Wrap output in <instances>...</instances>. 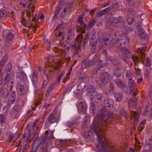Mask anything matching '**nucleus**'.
<instances>
[{
	"label": "nucleus",
	"mask_w": 152,
	"mask_h": 152,
	"mask_svg": "<svg viewBox=\"0 0 152 152\" xmlns=\"http://www.w3.org/2000/svg\"><path fill=\"white\" fill-rule=\"evenodd\" d=\"M39 146L34 142H33V145L31 149V152H37Z\"/></svg>",
	"instance_id": "40"
},
{
	"label": "nucleus",
	"mask_w": 152,
	"mask_h": 152,
	"mask_svg": "<svg viewBox=\"0 0 152 152\" xmlns=\"http://www.w3.org/2000/svg\"><path fill=\"white\" fill-rule=\"evenodd\" d=\"M105 14L103 12V10H101V11H100L99 12H97L96 13V16L97 17H101L104 15Z\"/></svg>",
	"instance_id": "55"
},
{
	"label": "nucleus",
	"mask_w": 152,
	"mask_h": 152,
	"mask_svg": "<svg viewBox=\"0 0 152 152\" xmlns=\"http://www.w3.org/2000/svg\"><path fill=\"white\" fill-rule=\"evenodd\" d=\"M137 101V99H131L128 102V105L129 107V109L130 110V109L132 108H134L136 107V103Z\"/></svg>",
	"instance_id": "27"
},
{
	"label": "nucleus",
	"mask_w": 152,
	"mask_h": 152,
	"mask_svg": "<svg viewBox=\"0 0 152 152\" xmlns=\"http://www.w3.org/2000/svg\"><path fill=\"white\" fill-rule=\"evenodd\" d=\"M55 85V83H53L50 84L47 90L46 94V96H49L50 93L51 92L52 90L53 89Z\"/></svg>",
	"instance_id": "31"
},
{
	"label": "nucleus",
	"mask_w": 152,
	"mask_h": 152,
	"mask_svg": "<svg viewBox=\"0 0 152 152\" xmlns=\"http://www.w3.org/2000/svg\"><path fill=\"white\" fill-rule=\"evenodd\" d=\"M135 3L134 0H126V4L128 6H131L133 5Z\"/></svg>",
	"instance_id": "50"
},
{
	"label": "nucleus",
	"mask_w": 152,
	"mask_h": 152,
	"mask_svg": "<svg viewBox=\"0 0 152 152\" xmlns=\"http://www.w3.org/2000/svg\"><path fill=\"white\" fill-rule=\"evenodd\" d=\"M59 45L61 48L60 49L56 48V50L54 51L58 53V55H59V57L62 58L63 61H65V62H69L70 61V59L66 58V52L69 48V46L66 45L64 43H60Z\"/></svg>",
	"instance_id": "5"
},
{
	"label": "nucleus",
	"mask_w": 152,
	"mask_h": 152,
	"mask_svg": "<svg viewBox=\"0 0 152 152\" xmlns=\"http://www.w3.org/2000/svg\"><path fill=\"white\" fill-rule=\"evenodd\" d=\"M94 40L92 38H91L90 40V44H91V50L93 53H95L96 51V40H94V41L92 43V40Z\"/></svg>",
	"instance_id": "29"
},
{
	"label": "nucleus",
	"mask_w": 152,
	"mask_h": 152,
	"mask_svg": "<svg viewBox=\"0 0 152 152\" xmlns=\"http://www.w3.org/2000/svg\"><path fill=\"white\" fill-rule=\"evenodd\" d=\"M18 74L17 76L20 78L22 81L23 80L24 81H26L27 77L25 73L23 72L21 70H19L17 72Z\"/></svg>",
	"instance_id": "22"
},
{
	"label": "nucleus",
	"mask_w": 152,
	"mask_h": 152,
	"mask_svg": "<svg viewBox=\"0 0 152 152\" xmlns=\"http://www.w3.org/2000/svg\"><path fill=\"white\" fill-rule=\"evenodd\" d=\"M145 148H149V151L152 152V139H150V142L149 144L148 145H145Z\"/></svg>",
	"instance_id": "43"
},
{
	"label": "nucleus",
	"mask_w": 152,
	"mask_h": 152,
	"mask_svg": "<svg viewBox=\"0 0 152 152\" xmlns=\"http://www.w3.org/2000/svg\"><path fill=\"white\" fill-rule=\"evenodd\" d=\"M59 59V60L58 62H55L54 65H53V66L55 65L54 68L56 69H58L60 67V66L63 64V61H63L62 58H61L60 57Z\"/></svg>",
	"instance_id": "33"
},
{
	"label": "nucleus",
	"mask_w": 152,
	"mask_h": 152,
	"mask_svg": "<svg viewBox=\"0 0 152 152\" xmlns=\"http://www.w3.org/2000/svg\"><path fill=\"white\" fill-rule=\"evenodd\" d=\"M98 60V58L96 55L92 57V59L91 60H84L81 62V66L82 69H85L87 67L92 66L94 65Z\"/></svg>",
	"instance_id": "11"
},
{
	"label": "nucleus",
	"mask_w": 152,
	"mask_h": 152,
	"mask_svg": "<svg viewBox=\"0 0 152 152\" xmlns=\"http://www.w3.org/2000/svg\"><path fill=\"white\" fill-rule=\"evenodd\" d=\"M104 107L101 109L95 117L94 121L90 127L97 136L99 143L96 148L98 150L96 152H120L113 147L111 146L104 137L105 130L107 124L113 121L116 117L111 112L106 111V108L111 110L113 107V101L107 98L104 101Z\"/></svg>",
	"instance_id": "1"
},
{
	"label": "nucleus",
	"mask_w": 152,
	"mask_h": 152,
	"mask_svg": "<svg viewBox=\"0 0 152 152\" xmlns=\"http://www.w3.org/2000/svg\"><path fill=\"white\" fill-rule=\"evenodd\" d=\"M7 12L5 10H0V19H4L7 18Z\"/></svg>",
	"instance_id": "36"
},
{
	"label": "nucleus",
	"mask_w": 152,
	"mask_h": 152,
	"mask_svg": "<svg viewBox=\"0 0 152 152\" xmlns=\"http://www.w3.org/2000/svg\"><path fill=\"white\" fill-rule=\"evenodd\" d=\"M108 43L109 38L108 37L102 38L99 39V44L100 46L105 47Z\"/></svg>",
	"instance_id": "24"
},
{
	"label": "nucleus",
	"mask_w": 152,
	"mask_h": 152,
	"mask_svg": "<svg viewBox=\"0 0 152 152\" xmlns=\"http://www.w3.org/2000/svg\"><path fill=\"white\" fill-rule=\"evenodd\" d=\"M126 79L127 80L130 81L133 80L132 79V75L131 72L129 70H127L126 74Z\"/></svg>",
	"instance_id": "37"
},
{
	"label": "nucleus",
	"mask_w": 152,
	"mask_h": 152,
	"mask_svg": "<svg viewBox=\"0 0 152 152\" xmlns=\"http://www.w3.org/2000/svg\"><path fill=\"white\" fill-rule=\"evenodd\" d=\"M137 29L138 31H140L141 29H143L142 28V23L140 21H138L137 22Z\"/></svg>",
	"instance_id": "54"
},
{
	"label": "nucleus",
	"mask_w": 152,
	"mask_h": 152,
	"mask_svg": "<svg viewBox=\"0 0 152 152\" xmlns=\"http://www.w3.org/2000/svg\"><path fill=\"white\" fill-rule=\"evenodd\" d=\"M92 134V133L89 131L88 132H85L84 133V136L86 138H87Z\"/></svg>",
	"instance_id": "53"
},
{
	"label": "nucleus",
	"mask_w": 152,
	"mask_h": 152,
	"mask_svg": "<svg viewBox=\"0 0 152 152\" xmlns=\"http://www.w3.org/2000/svg\"><path fill=\"white\" fill-rule=\"evenodd\" d=\"M59 115L55 113L54 110L51 113L47 119L45 125L46 127L49 126V125L58 122L59 121Z\"/></svg>",
	"instance_id": "10"
},
{
	"label": "nucleus",
	"mask_w": 152,
	"mask_h": 152,
	"mask_svg": "<svg viewBox=\"0 0 152 152\" xmlns=\"http://www.w3.org/2000/svg\"><path fill=\"white\" fill-rule=\"evenodd\" d=\"M128 82L131 91V94L134 96H135L137 91L135 86L134 81V80L128 81Z\"/></svg>",
	"instance_id": "16"
},
{
	"label": "nucleus",
	"mask_w": 152,
	"mask_h": 152,
	"mask_svg": "<svg viewBox=\"0 0 152 152\" xmlns=\"http://www.w3.org/2000/svg\"><path fill=\"white\" fill-rule=\"evenodd\" d=\"M72 4V3L70 2L67 4L64 9L63 12L64 13H66L68 12L69 13L70 12Z\"/></svg>",
	"instance_id": "35"
},
{
	"label": "nucleus",
	"mask_w": 152,
	"mask_h": 152,
	"mask_svg": "<svg viewBox=\"0 0 152 152\" xmlns=\"http://www.w3.org/2000/svg\"><path fill=\"white\" fill-rule=\"evenodd\" d=\"M96 23V21L95 20H92L89 21L88 26L90 28H92L94 26Z\"/></svg>",
	"instance_id": "45"
},
{
	"label": "nucleus",
	"mask_w": 152,
	"mask_h": 152,
	"mask_svg": "<svg viewBox=\"0 0 152 152\" xmlns=\"http://www.w3.org/2000/svg\"><path fill=\"white\" fill-rule=\"evenodd\" d=\"M37 72L36 71H33L30 76L31 81L33 85H35L37 83L38 80Z\"/></svg>",
	"instance_id": "21"
},
{
	"label": "nucleus",
	"mask_w": 152,
	"mask_h": 152,
	"mask_svg": "<svg viewBox=\"0 0 152 152\" xmlns=\"http://www.w3.org/2000/svg\"><path fill=\"white\" fill-rule=\"evenodd\" d=\"M15 92L14 91H12L9 96L7 101V103L6 106V108H7L6 111L10 108V107L11 106V104L14 103L15 102Z\"/></svg>",
	"instance_id": "15"
},
{
	"label": "nucleus",
	"mask_w": 152,
	"mask_h": 152,
	"mask_svg": "<svg viewBox=\"0 0 152 152\" xmlns=\"http://www.w3.org/2000/svg\"><path fill=\"white\" fill-rule=\"evenodd\" d=\"M71 39V35L70 34H68L66 35V37L65 38V41L66 42L68 43L70 42Z\"/></svg>",
	"instance_id": "47"
},
{
	"label": "nucleus",
	"mask_w": 152,
	"mask_h": 152,
	"mask_svg": "<svg viewBox=\"0 0 152 152\" xmlns=\"http://www.w3.org/2000/svg\"><path fill=\"white\" fill-rule=\"evenodd\" d=\"M129 42V39L126 36V34L121 32L117 37L113 39L112 42L113 45H116L117 47L120 48V50L122 53V56L125 59L122 58L121 59L125 61L127 64L128 62L126 59L130 57L135 64L137 63L139 61L138 58L137 56L132 55L129 53V50L125 47L126 44Z\"/></svg>",
	"instance_id": "2"
},
{
	"label": "nucleus",
	"mask_w": 152,
	"mask_h": 152,
	"mask_svg": "<svg viewBox=\"0 0 152 152\" xmlns=\"http://www.w3.org/2000/svg\"><path fill=\"white\" fill-rule=\"evenodd\" d=\"M77 31L79 32V34L77 36L75 42L72 48L73 51V53L75 55L77 54L78 52L80 51V45L82 42L83 39V35L81 33H84L85 32V31L80 29H79L77 28Z\"/></svg>",
	"instance_id": "6"
},
{
	"label": "nucleus",
	"mask_w": 152,
	"mask_h": 152,
	"mask_svg": "<svg viewBox=\"0 0 152 152\" xmlns=\"http://www.w3.org/2000/svg\"><path fill=\"white\" fill-rule=\"evenodd\" d=\"M72 88H72H66L64 91L63 92V94H65L66 93L69 92H70L71 91V90Z\"/></svg>",
	"instance_id": "62"
},
{
	"label": "nucleus",
	"mask_w": 152,
	"mask_h": 152,
	"mask_svg": "<svg viewBox=\"0 0 152 152\" xmlns=\"http://www.w3.org/2000/svg\"><path fill=\"white\" fill-rule=\"evenodd\" d=\"M124 29L127 32H130L133 30V28L132 27H125Z\"/></svg>",
	"instance_id": "59"
},
{
	"label": "nucleus",
	"mask_w": 152,
	"mask_h": 152,
	"mask_svg": "<svg viewBox=\"0 0 152 152\" xmlns=\"http://www.w3.org/2000/svg\"><path fill=\"white\" fill-rule=\"evenodd\" d=\"M138 31V34L140 39H146L147 38V35L143 29H141L140 30Z\"/></svg>",
	"instance_id": "26"
},
{
	"label": "nucleus",
	"mask_w": 152,
	"mask_h": 152,
	"mask_svg": "<svg viewBox=\"0 0 152 152\" xmlns=\"http://www.w3.org/2000/svg\"><path fill=\"white\" fill-rule=\"evenodd\" d=\"M87 91H89V93H91L94 91V88L93 87L91 86L90 88H88L87 89Z\"/></svg>",
	"instance_id": "64"
},
{
	"label": "nucleus",
	"mask_w": 152,
	"mask_h": 152,
	"mask_svg": "<svg viewBox=\"0 0 152 152\" xmlns=\"http://www.w3.org/2000/svg\"><path fill=\"white\" fill-rule=\"evenodd\" d=\"M83 15H80L78 18L77 21L80 23V25H83L84 26V23L83 20Z\"/></svg>",
	"instance_id": "44"
},
{
	"label": "nucleus",
	"mask_w": 152,
	"mask_h": 152,
	"mask_svg": "<svg viewBox=\"0 0 152 152\" xmlns=\"http://www.w3.org/2000/svg\"><path fill=\"white\" fill-rule=\"evenodd\" d=\"M129 17L127 20V22L129 24H132L134 20V12L132 8H130L129 10Z\"/></svg>",
	"instance_id": "19"
},
{
	"label": "nucleus",
	"mask_w": 152,
	"mask_h": 152,
	"mask_svg": "<svg viewBox=\"0 0 152 152\" xmlns=\"http://www.w3.org/2000/svg\"><path fill=\"white\" fill-rule=\"evenodd\" d=\"M18 109V106L15 105L14 107L12 110L10 115L13 118H16L19 116Z\"/></svg>",
	"instance_id": "23"
},
{
	"label": "nucleus",
	"mask_w": 152,
	"mask_h": 152,
	"mask_svg": "<svg viewBox=\"0 0 152 152\" xmlns=\"http://www.w3.org/2000/svg\"><path fill=\"white\" fill-rule=\"evenodd\" d=\"M120 113V115L123 116L125 119L126 118L127 113L124 110H121Z\"/></svg>",
	"instance_id": "46"
},
{
	"label": "nucleus",
	"mask_w": 152,
	"mask_h": 152,
	"mask_svg": "<svg viewBox=\"0 0 152 152\" xmlns=\"http://www.w3.org/2000/svg\"><path fill=\"white\" fill-rule=\"evenodd\" d=\"M5 120V118L4 116L0 115V122L2 123Z\"/></svg>",
	"instance_id": "61"
},
{
	"label": "nucleus",
	"mask_w": 152,
	"mask_h": 152,
	"mask_svg": "<svg viewBox=\"0 0 152 152\" xmlns=\"http://www.w3.org/2000/svg\"><path fill=\"white\" fill-rule=\"evenodd\" d=\"M89 36V34L88 33H86L85 34L84 39L83 40V47H85V45L88 43V41Z\"/></svg>",
	"instance_id": "39"
},
{
	"label": "nucleus",
	"mask_w": 152,
	"mask_h": 152,
	"mask_svg": "<svg viewBox=\"0 0 152 152\" xmlns=\"http://www.w3.org/2000/svg\"><path fill=\"white\" fill-rule=\"evenodd\" d=\"M23 83L18 81L16 87V90L18 94L19 95H23L27 92V89H26Z\"/></svg>",
	"instance_id": "14"
},
{
	"label": "nucleus",
	"mask_w": 152,
	"mask_h": 152,
	"mask_svg": "<svg viewBox=\"0 0 152 152\" xmlns=\"http://www.w3.org/2000/svg\"><path fill=\"white\" fill-rule=\"evenodd\" d=\"M64 74V72H61L59 75V76L57 77V82L58 83H59L60 80L61 78V77H63Z\"/></svg>",
	"instance_id": "56"
},
{
	"label": "nucleus",
	"mask_w": 152,
	"mask_h": 152,
	"mask_svg": "<svg viewBox=\"0 0 152 152\" xmlns=\"http://www.w3.org/2000/svg\"><path fill=\"white\" fill-rule=\"evenodd\" d=\"M130 114L131 115V118L133 122V124L135 125H136L138 122V117L140 113V112H134L130 110Z\"/></svg>",
	"instance_id": "17"
},
{
	"label": "nucleus",
	"mask_w": 152,
	"mask_h": 152,
	"mask_svg": "<svg viewBox=\"0 0 152 152\" xmlns=\"http://www.w3.org/2000/svg\"><path fill=\"white\" fill-rule=\"evenodd\" d=\"M110 7H108L104 9L103 10L105 14L106 13L109 12V11H110Z\"/></svg>",
	"instance_id": "60"
},
{
	"label": "nucleus",
	"mask_w": 152,
	"mask_h": 152,
	"mask_svg": "<svg viewBox=\"0 0 152 152\" xmlns=\"http://www.w3.org/2000/svg\"><path fill=\"white\" fill-rule=\"evenodd\" d=\"M146 48V47H142L141 48H138L137 51L138 54L140 56V58L142 63H143L144 59L145 57V54L143 51Z\"/></svg>",
	"instance_id": "20"
},
{
	"label": "nucleus",
	"mask_w": 152,
	"mask_h": 152,
	"mask_svg": "<svg viewBox=\"0 0 152 152\" xmlns=\"http://www.w3.org/2000/svg\"><path fill=\"white\" fill-rule=\"evenodd\" d=\"M123 20L121 17L117 18H110L108 22L107 23V26H109V25L116 26L120 29L123 26Z\"/></svg>",
	"instance_id": "9"
},
{
	"label": "nucleus",
	"mask_w": 152,
	"mask_h": 152,
	"mask_svg": "<svg viewBox=\"0 0 152 152\" xmlns=\"http://www.w3.org/2000/svg\"><path fill=\"white\" fill-rule=\"evenodd\" d=\"M64 27L63 24H60L55 29V31L58 30L59 31L60 30L63 28Z\"/></svg>",
	"instance_id": "58"
},
{
	"label": "nucleus",
	"mask_w": 152,
	"mask_h": 152,
	"mask_svg": "<svg viewBox=\"0 0 152 152\" xmlns=\"http://www.w3.org/2000/svg\"><path fill=\"white\" fill-rule=\"evenodd\" d=\"M143 124H144L143 123H141L140 124L139 126L138 129L140 132H141L143 129V128L144 126Z\"/></svg>",
	"instance_id": "63"
},
{
	"label": "nucleus",
	"mask_w": 152,
	"mask_h": 152,
	"mask_svg": "<svg viewBox=\"0 0 152 152\" xmlns=\"http://www.w3.org/2000/svg\"><path fill=\"white\" fill-rule=\"evenodd\" d=\"M87 77L86 75H84L83 76L80 77L78 80V82L80 83H81L84 81L85 79H86Z\"/></svg>",
	"instance_id": "49"
},
{
	"label": "nucleus",
	"mask_w": 152,
	"mask_h": 152,
	"mask_svg": "<svg viewBox=\"0 0 152 152\" xmlns=\"http://www.w3.org/2000/svg\"><path fill=\"white\" fill-rule=\"evenodd\" d=\"M120 63V61L119 59H113L112 63L115 65H117L119 64Z\"/></svg>",
	"instance_id": "51"
},
{
	"label": "nucleus",
	"mask_w": 152,
	"mask_h": 152,
	"mask_svg": "<svg viewBox=\"0 0 152 152\" xmlns=\"http://www.w3.org/2000/svg\"><path fill=\"white\" fill-rule=\"evenodd\" d=\"M90 111L92 113V115H94L96 113V109L94 103L92 102L90 103Z\"/></svg>",
	"instance_id": "30"
},
{
	"label": "nucleus",
	"mask_w": 152,
	"mask_h": 152,
	"mask_svg": "<svg viewBox=\"0 0 152 152\" xmlns=\"http://www.w3.org/2000/svg\"><path fill=\"white\" fill-rule=\"evenodd\" d=\"M151 60L150 58H146L145 65L147 67H149L151 65V63L150 62Z\"/></svg>",
	"instance_id": "48"
},
{
	"label": "nucleus",
	"mask_w": 152,
	"mask_h": 152,
	"mask_svg": "<svg viewBox=\"0 0 152 152\" xmlns=\"http://www.w3.org/2000/svg\"><path fill=\"white\" fill-rule=\"evenodd\" d=\"M55 58L52 55L49 56L48 57V62L51 63L55 60Z\"/></svg>",
	"instance_id": "57"
},
{
	"label": "nucleus",
	"mask_w": 152,
	"mask_h": 152,
	"mask_svg": "<svg viewBox=\"0 0 152 152\" xmlns=\"http://www.w3.org/2000/svg\"><path fill=\"white\" fill-rule=\"evenodd\" d=\"M109 75L108 73L106 72H102L99 75L100 80H96V82L99 86L106 84L108 81Z\"/></svg>",
	"instance_id": "12"
},
{
	"label": "nucleus",
	"mask_w": 152,
	"mask_h": 152,
	"mask_svg": "<svg viewBox=\"0 0 152 152\" xmlns=\"http://www.w3.org/2000/svg\"><path fill=\"white\" fill-rule=\"evenodd\" d=\"M36 2V0H28L26 1L25 4L23 5V7H25L26 6L29 8L26 12V18H24L23 17L21 20L22 24H26L25 25L27 27H33V25L34 23L35 19L33 17V12L35 8V5Z\"/></svg>",
	"instance_id": "3"
},
{
	"label": "nucleus",
	"mask_w": 152,
	"mask_h": 152,
	"mask_svg": "<svg viewBox=\"0 0 152 152\" xmlns=\"http://www.w3.org/2000/svg\"><path fill=\"white\" fill-rule=\"evenodd\" d=\"M8 140L10 142H11L14 137V136L12 134L9 133L8 135Z\"/></svg>",
	"instance_id": "52"
},
{
	"label": "nucleus",
	"mask_w": 152,
	"mask_h": 152,
	"mask_svg": "<svg viewBox=\"0 0 152 152\" xmlns=\"http://www.w3.org/2000/svg\"><path fill=\"white\" fill-rule=\"evenodd\" d=\"M61 7L60 6H58L56 8L55 13L54 16V17H56L58 15Z\"/></svg>",
	"instance_id": "42"
},
{
	"label": "nucleus",
	"mask_w": 152,
	"mask_h": 152,
	"mask_svg": "<svg viewBox=\"0 0 152 152\" xmlns=\"http://www.w3.org/2000/svg\"><path fill=\"white\" fill-rule=\"evenodd\" d=\"M85 87V85L82 86L80 84L77 86V89L75 92L77 98H80V99L82 98L83 91Z\"/></svg>",
	"instance_id": "18"
},
{
	"label": "nucleus",
	"mask_w": 152,
	"mask_h": 152,
	"mask_svg": "<svg viewBox=\"0 0 152 152\" xmlns=\"http://www.w3.org/2000/svg\"><path fill=\"white\" fill-rule=\"evenodd\" d=\"M9 71V73H7L4 77L3 80L5 83L7 85V88H4L2 90V96L3 97H7L14 85V80L13 78L14 76L13 74L10 73Z\"/></svg>",
	"instance_id": "4"
},
{
	"label": "nucleus",
	"mask_w": 152,
	"mask_h": 152,
	"mask_svg": "<svg viewBox=\"0 0 152 152\" xmlns=\"http://www.w3.org/2000/svg\"><path fill=\"white\" fill-rule=\"evenodd\" d=\"M115 82L117 86L120 88H123L125 87L126 84L122 82L120 80L117 79L115 80Z\"/></svg>",
	"instance_id": "32"
},
{
	"label": "nucleus",
	"mask_w": 152,
	"mask_h": 152,
	"mask_svg": "<svg viewBox=\"0 0 152 152\" xmlns=\"http://www.w3.org/2000/svg\"><path fill=\"white\" fill-rule=\"evenodd\" d=\"M122 93L117 92L115 94V98L117 102H120L121 101L122 99Z\"/></svg>",
	"instance_id": "34"
},
{
	"label": "nucleus",
	"mask_w": 152,
	"mask_h": 152,
	"mask_svg": "<svg viewBox=\"0 0 152 152\" xmlns=\"http://www.w3.org/2000/svg\"><path fill=\"white\" fill-rule=\"evenodd\" d=\"M34 142L39 146L40 145L42 147L43 152H48L47 148L48 139L46 136H41Z\"/></svg>",
	"instance_id": "7"
},
{
	"label": "nucleus",
	"mask_w": 152,
	"mask_h": 152,
	"mask_svg": "<svg viewBox=\"0 0 152 152\" xmlns=\"http://www.w3.org/2000/svg\"><path fill=\"white\" fill-rule=\"evenodd\" d=\"M77 107L78 112L82 114H85L86 111L87 106L85 102L83 101L77 102Z\"/></svg>",
	"instance_id": "13"
},
{
	"label": "nucleus",
	"mask_w": 152,
	"mask_h": 152,
	"mask_svg": "<svg viewBox=\"0 0 152 152\" xmlns=\"http://www.w3.org/2000/svg\"><path fill=\"white\" fill-rule=\"evenodd\" d=\"M102 94L99 93H96L94 96V99L95 101L97 103L99 102L102 100Z\"/></svg>",
	"instance_id": "28"
},
{
	"label": "nucleus",
	"mask_w": 152,
	"mask_h": 152,
	"mask_svg": "<svg viewBox=\"0 0 152 152\" xmlns=\"http://www.w3.org/2000/svg\"><path fill=\"white\" fill-rule=\"evenodd\" d=\"M121 69L120 67H118L114 70V74L117 77H119L121 75Z\"/></svg>",
	"instance_id": "38"
},
{
	"label": "nucleus",
	"mask_w": 152,
	"mask_h": 152,
	"mask_svg": "<svg viewBox=\"0 0 152 152\" xmlns=\"http://www.w3.org/2000/svg\"><path fill=\"white\" fill-rule=\"evenodd\" d=\"M66 34L64 32H59L58 36H56L57 37H59L60 38V39L63 40L66 35Z\"/></svg>",
	"instance_id": "41"
},
{
	"label": "nucleus",
	"mask_w": 152,
	"mask_h": 152,
	"mask_svg": "<svg viewBox=\"0 0 152 152\" xmlns=\"http://www.w3.org/2000/svg\"><path fill=\"white\" fill-rule=\"evenodd\" d=\"M106 65L105 64H103L102 63V61L101 60H99V63L97 66L95 67L93 70V72L94 74H96L97 73L99 69L102 67H103L106 66Z\"/></svg>",
	"instance_id": "25"
},
{
	"label": "nucleus",
	"mask_w": 152,
	"mask_h": 152,
	"mask_svg": "<svg viewBox=\"0 0 152 152\" xmlns=\"http://www.w3.org/2000/svg\"><path fill=\"white\" fill-rule=\"evenodd\" d=\"M13 32L12 31L7 30L3 32V36L5 39V45H6L9 46L12 43L14 37Z\"/></svg>",
	"instance_id": "8"
}]
</instances>
